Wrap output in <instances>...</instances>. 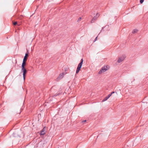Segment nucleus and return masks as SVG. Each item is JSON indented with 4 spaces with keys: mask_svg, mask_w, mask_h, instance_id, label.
<instances>
[{
    "mask_svg": "<svg viewBox=\"0 0 148 148\" xmlns=\"http://www.w3.org/2000/svg\"><path fill=\"white\" fill-rule=\"evenodd\" d=\"M83 59H82L80 61V62L78 65L77 67V68L76 73L77 74L81 68L82 67V64L83 63Z\"/></svg>",
    "mask_w": 148,
    "mask_h": 148,
    "instance_id": "1",
    "label": "nucleus"
},
{
    "mask_svg": "<svg viewBox=\"0 0 148 148\" xmlns=\"http://www.w3.org/2000/svg\"><path fill=\"white\" fill-rule=\"evenodd\" d=\"M25 65H22L21 71L23 72V76L24 80H25L26 74L27 73L26 69L25 68Z\"/></svg>",
    "mask_w": 148,
    "mask_h": 148,
    "instance_id": "2",
    "label": "nucleus"
},
{
    "mask_svg": "<svg viewBox=\"0 0 148 148\" xmlns=\"http://www.w3.org/2000/svg\"><path fill=\"white\" fill-rule=\"evenodd\" d=\"M28 54L27 53H26L25 56L24 58L23 63H22V65H26V62L27 60V57L28 56Z\"/></svg>",
    "mask_w": 148,
    "mask_h": 148,
    "instance_id": "3",
    "label": "nucleus"
},
{
    "mask_svg": "<svg viewBox=\"0 0 148 148\" xmlns=\"http://www.w3.org/2000/svg\"><path fill=\"white\" fill-rule=\"evenodd\" d=\"M125 58V56L124 55H122L119 58L117 62L118 63H120L124 60Z\"/></svg>",
    "mask_w": 148,
    "mask_h": 148,
    "instance_id": "4",
    "label": "nucleus"
},
{
    "mask_svg": "<svg viewBox=\"0 0 148 148\" xmlns=\"http://www.w3.org/2000/svg\"><path fill=\"white\" fill-rule=\"evenodd\" d=\"M99 16L98 13H97L96 16H95L91 20V23H94L95 21L96 20L98 17Z\"/></svg>",
    "mask_w": 148,
    "mask_h": 148,
    "instance_id": "5",
    "label": "nucleus"
},
{
    "mask_svg": "<svg viewBox=\"0 0 148 148\" xmlns=\"http://www.w3.org/2000/svg\"><path fill=\"white\" fill-rule=\"evenodd\" d=\"M66 73L65 72H63V73H60L59 76L58 77V79H62L64 77V75L66 74Z\"/></svg>",
    "mask_w": 148,
    "mask_h": 148,
    "instance_id": "6",
    "label": "nucleus"
},
{
    "mask_svg": "<svg viewBox=\"0 0 148 148\" xmlns=\"http://www.w3.org/2000/svg\"><path fill=\"white\" fill-rule=\"evenodd\" d=\"M107 69L105 67H103L101 69L99 72V73H100L102 72H104L107 70Z\"/></svg>",
    "mask_w": 148,
    "mask_h": 148,
    "instance_id": "7",
    "label": "nucleus"
},
{
    "mask_svg": "<svg viewBox=\"0 0 148 148\" xmlns=\"http://www.w3.org/2000/svg\"><path fill=\"white\" fill-rule=\"evenodd\" d=\"M45 127L44 128H43V129L40 132V135H44L45 134Z\"/></svg>",
    "mask_w": 148,
    "mask_h": 148,
    "instance_id": "8",
    "label": "nucleus"
},
{
    "mask_svg": "<svg viewBox=\"0 0 148 148\" xmlns=\"http://www.w3.org/2000/svg\"><path fill=\"white\" fill-rule=\"evenodd\" d=\"M138 30L137 29H135L133 30L132 33L133 34H135L136 33L138 32Z\"/></svg>",
    "mask_w": 148,
    "mask_h": 148,
    "instance_id": "9",
    "label": "nucleus"
},
{
    "mask_svg": "<svg viewBox=\"0 0 148 148\" xmlns=\"http://www.w3.org/2000/svg\"><path fill=\"white\" fill-rule=\"evenodd\" d=\"M109 98L107 96H106L102 100L103 101H104L107 100Z\"/></svg>",
    "mask_w": 148,
    "mask_h": 148,
    "instance_id": "10",
    "label": "nucleus"
},
{
    "mask_svg": "<svg viewBox=\"0 0 148 148\" xmlns=\"http://www.w3.org/2000/svg\"><path fill=\"white\" fill-rule=\"evenodd\" d=\"M81 19H82L81 17H79L78 18V20H77V22H79L80 21H81Z\"/></svg>",
    "mask_w": 148,
    "mask_h": 148,
    "instance_id": "11",
    "label": "nucleus"
},
{
    "mask_svg": "<svg viewBox=\"0 0 148 148\" xmlns=\"http://www.w3.org/2000/svg\"><path fill=\"white\" fill-rule=\"evenodd\" d=\"M112 94H111L110 93V94H109L107 96L108 97V98H109L112 95Z\"/></svg>",
    "mask_w": 148,
    "mask_h": 148,
    "instance_id": "12",
    "label": "nucleus"
},
{
    "mask_svg": "<svg viewBox=\"0 0 148 148\" xmlns=\"http://www.w3.org/2000/svg\"><path fill=\"white\" fill-rule=\"evenodd\" d=\"M144 0H140V3H142Z\"/></svg>",
    "mask_w": 148,
    "mask_h": 148,
    "instance_id": "13",
    "label": "nucleus"
},
{
    "mask_svg": "<svg viewBox=\"0 0 148 148\" xmlns=\"http://www.w3.org/2000/svg\"><path fill=\"white\" fill-rule=\"evenodd\" d=\"M17 24V22H14L13 23V25H16V24Z\"/></svg>",
    "mask_w": 148,
    "mask_h": 148,
    "instance_id": "14",
    "label": "nucleus"
},
{
    "mask_svg": "<svg viewBox=\"0 0 148 148\" xmlns=\"http://www.w3.org/2000/svg\"><path fill=\"white\" fill-rule=\"evenodd\" d=\"M97 36L95 38V40H94V42H95L97 40Z\"/></svg>",
    "mask_w": 148,
    "mask_h": 148,
    "instance_id": "15",
    "label": "nucleus"
},
{
    "mask_svg": "<svg viewBox=\"0 0 148 148\" xmlns=\"http://www.w3.org/2000/svg\"><path fill=\"white\" fill-rule=\"evenodd\" d=\"M115 93V92L114 91H113L112 92H111V94L112 95L114 93Z\"/></svg>",
    "mask_w": 148,
    "mask_h": 148,
    "instance_id": "16",
    "label": "nucleus"
},
{
    "mask_svg": "<svg viewBox=\"0 0 148 148\" xmlns=\"http://www.w3.org/2000/svg\"><path fill=\"white\" fill-rule=\"evenodd\" d=\"M86 120H84V121H82V122H86Z\"/></svg>",
    "mask_w": 148,
    "mask_h": 148,
    "instance_id": "17",
    "label": "nucleus"
},
{
    "mask_svg": "<svg viewBox=\"0 0 148 148\" xmlns=\"http://www.w3.org/2000/svg\"><path fill=\"white\" fill-rule=\"evenodd\" d=\"M104 28V27H102V29H103Z\"/></svg>",
    "mask_w": 148,
    "mask_h": 148,
    "instance_id": "18",
    "label": "nucleus"
}]
</instances>
